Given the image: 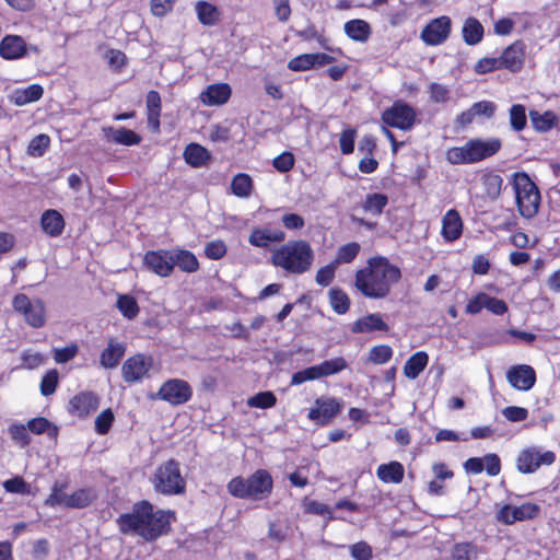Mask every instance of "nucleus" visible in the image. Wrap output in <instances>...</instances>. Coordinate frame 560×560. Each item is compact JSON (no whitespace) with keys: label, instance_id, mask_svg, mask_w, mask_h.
Masks as SVG:
<instances>
[{"label":"nucleus","instance_id":"nucleus-10","mask_svg":"<svg viewBox=\"0 0 560 560\" xmlns=\"http://www.w3.org/2000/svg\"><path fill=\"white\" fill-rule=\"evenodd\" d=\"M153 365L151 355L138 353L129 357L121 366V374L127 383H135L145 377Z\"/></svg>","mask_w":560,"mask_h":560},{"label":"nucleus","instance_id":"nucleus-43","mask_svg":"<svg viewBox=\"0 0 560 560\" xmlns=\"http://www.w3.org/2000/svg\"><path fill=\"white\" fill-rule=\"evenodd\" d=\"M117 307L129 319L135 318L140 311L136 299L127 294L118 296Z\"/></svg>","mask_w":560,"mask_h":560},{"label":"nucleus","instance_id":"nucleus-33","mask_svg":"<svg viewBox=\"0 0 560 560\" xmlns=\"http://www.w3.org/2000/svg\"><path fill=\"white\" fill-rule=\"evenodd\" d=\"M44 90L39 84H32L25 89L15 90L11 96L13 103L23 106L38 101L43 96Z\"/></svg>","mask_w":560,"mask_h":560},{"label":"nucleus","instance_id":"nucleus-62","mask_svg":"<svg viewBox=\"0 0 560 560\" xmlns=\"http://www.w3.org/2000/svg\"><path fill=\"white\" fill-rule=\"evenodd\" d=\"M485 308L494 315H503L508 312V305L503 300L490 296L489 294L486 296Z\"/></svg>","mask_w":560,"mask_h":560},{"label":"nucleus","instance_id":"nucleus-19","mask_svg":"<svg viewBox=\"0 0 560 560\" xmlns=\"http://www.w3.org/2000/svg\"><path fill=\"white\" fill-rule=\"evenodd\" d=\"M100 399L96 394L92 392H84L75 395L70 400V412L80 418L86 417L89 413L98 408Z\"/></svg>","mask_w":560,"mask_h":560},{"label":"nucleus","instance_id":"nucleus-50","mask_svg":"<svg viewBox=\"0 0 560 560\" xmlns=\"http://www.w3.org/2000/svg\"><path fill=\"white\" fill-rule=\"evenodd\" d=\"M50 139L47 135H38L32 139L27 147V153L32 156H42L49 147Z\"/></svg>","mask_w":560,"mask_h":560},{"label":"nucleus","instance_id":"nucleus-2","mask_svg":"<svg viewBox=\"0 0 560 560\" xmlns=\"http://www.w3.org/2000/svg\"><path fill=\"white\" fill-rule=\"evenodd\" d=\"M173 515V512L161 510L154 512L152 504L142 501L135 504L131 513L120 515L117 523L121 533H136L151 541L170 530Z\"/></svg>","mask_w":560,"mask_h":560},{"label":"nucleus","instance_id":"nucleus-35","mask_svg":"<svg viewBox=\"0 0 560 560\" xmlns=\"http://www.w3.org/2000/svg\"><path fill=\"white\" fill-rule=\"evenodd\" d=\"M529 118L533 127L539 132L549 131L558 122L557 116L550 110L542 114L537 110H530Z\"/></svg>","mask_w":560,"mask_h":560},{"label":"nucleus","instance_id":"nucleus-56","mask_svg":"<svg viewBox=\"0 0 560 560\" xmlns=\"http://www.w3.org/2000/svg\"><path fill=\"white\" fill-rule=\"evenodd\" d=\"M315 66L314 57L312 54L300 55L291 59L288 63V68L292 71H305Z\"/></svg>","mask_w":560,"mask_h":560},{"label":"nucleus","instance_id":"nucleus-51","mask_svg":"<svg viewBox=\"0 0 560 560\" xmlns=\"http://www.w3.org/2000/svg\"><path fill=\"white\" fill-rule=\"evenodd\" d=\"M510 122L514 130L521 131L526 126V112L523 105H513L510 109Z\"/></svg>","mask_w":560,"mask_h":560},{"label":"nucleus","instance_id":"nucleus-22","mask_svg":"<svg viewBox=\"0 0 560 560\" xmlns=\"http://www.w3.org/2000/svg\"><path fill=\"white\" fill-rule=\"evenodd\" d=\"M463 232V221L459 213L451 209L442 219V236L447 242L458 240Z\"/></svg>","mask_w":560,"mask_h":560},{"label":"nucleus","instance_id":"nucleus-27","mask_svg":"<svg viewBox=\"0 0 560 560\" xmlns=\"http://www.w3.org/2000/svg\"><path fill=\"white\" fill-rule=\"evenodd\" d=\"M40 224L45 233L55 237L65 229V220L57 210H46L40 218Z\"/></svg>","mask_w":560,"mask_h":560},{"label":"nucleus","instance_id":"nucleus-63","mask_svg":"<svg viewBox=\"0 0 560 560\" xmlns=\"http://www.w3.org/2000/svg\"><path fill=\"white\" fill-rule=\"evenodd\" d=\"M272 164L279 172H289L294 165V156L290 152H283L275 158Z\"/></svg>","mask_w":560,"mask_h":560},{"label":"nucleus","instance_id":"nucleus-64","mask_svg":"<svg viewBox=\"0 0 560 560\" xmlns=\"http://www.w3.org/2000/svg\"><path fill=\"white\" fill-rule=\"evenodd\" d=\"M351 556L355 560H371L372 548L364 541L357 542L351 547Z\"/></svg>","mask_w":560,"mask_h":560},{"label":"nucleus","instance_id":"nucleus-54","mask_svg":"<svg viewBox=\"0 0 560 560\" xmlns=\"http://www.w3.org/2000/svg\"><path fill=\"white\" fill-rule=\"evenodd\" d=\"M337 267L338 266L335 265L334 261H331L330 264L319 268L315 276L316 283L322 287L329 285L335 278V271Z\"/></svg>","mask_w":560,"mask_h":560},{"label":"nucleus","instance_id":"nucleus-37","mask_svg":"<svg viewBox=\"0 0 560 560\" xmlns=\"http://www.w3.org/2000/svg\"><path fill=\"white\" fill-rule=\"evenodd\" d=\"M96 498V493L91 488L79 489L67 499V506L72 509H82L91 504Z\"/></svg>","mask_w":560,"mask_h":560},{"label":"nucleus","instance_id":"nucleus-12","mask_svg":"<svg viewBox=\"0 0 560 560\" xmlns=\"http://www.w3.org/2000/svg\"><path fill=\"white\" fill-rule=\"evenodd\" d=\"M143 262L149 270L160 277H168L174 270L172 249L148 252L144 255Z\"/></svg>","mask_w":560,"mask_h":560},{"label":"nucleus","instance_id":"nucleus-44","mask_svg":"<svg viewBox=\"0 0 560 560\" xmlns=\"http://www.w3.org/2000/svg\"><path fill=\"white\" fill-rule=\"evenodd\" d=\"M329 301L332 310L338 314H345L350 306V300L342 290L331 289L329 291Z\"/></svg>","mask_w":560,"mask_h":560},{"label":"nucleus","instance_id":"nucleus-52","mask_svg":"<svg viewBox=\"0 0 560 560\" xmlns=\"http://www.w3.org/2000/svg\"><path fill=\"white\" fill-rule=\"evenodd\" d=\"M114 419L115 416L110 408L103 410L95 419L96 432L101 435L106 434L109 431Z\"/></svg>","mask_w":560,"mask_h":560},{"label":"nucleus","instance_id":"nucleus-48","mask_svg":"<svg viewBox=\"0 0 560 560\" xmlns=\"http://www.w3.org/2000/svg\"><path fill=\"white\" fill-rule=\"evenodd\" d=\"M320 377L336 374L347 368V362L343 358H335L326 360L317 365Z\"/></svg>","mask_w":560,"mask_h":560},{"label":"nucleus","instance_id":"nucleus-20","mask_svg":"<svg viewBox=\"0 0 560 560\" xmlns=\"http://www.w3.org/2000/svg\"><path fill=\"white\" fill-rule=\"evenodd\" d=\"M28 48L19 35H7L0 42V56L7 60H14L26 55Z\"/></svg>","mask_w":560,"mask_h":560},{"label":"nucleus","instance_id":"nucleus-8","mask_svg":"<svg viewBox=\"0 0 560 560\" xmlns=\"http://www.w3.org/2000/svg\"><path fill=\"white\" fill-rule=\"evenodd\" d=\"M13 308L24 316L28 325L39 328L45 325V306L40 300H30L25 294H18L13 299Z\"/></svg>","mask_w":560,"mask_h":560},{"label":"nucleus","instance_id":"nucleus-30","mask_svg":"<svg viewBox=\"0 0 560 560\" xmlns=\"http://www.w3.org/2000/svg\"><path fill=\"white\" fill-rule=\"evenodd\" d=\"M195 10L197 13L198 21L202 25L212 26L215 25L220 20L219 9L210 2L198 1L195 4Z\"/></svg>","mask_w":560,"mask_h":560},{"label":"nucleus","instance_id":"nucleus-24","mask_svg":"<svg viewBox=\"0 0 560 560\" xmlns=\"http://www.w3.org/2000/svg\"><path fill=\"white\" fill-rule=\"evenodd\" d=\"M126 352V346L115 339H109L107 347L102 351L100 364L105 369H114Z\"/></svg>","mask_w":560,"mask_h":560},{"label":"nucleus","instance_id":"nucleus-36","mask_svg":"<svg viewBox=\"0 0 560 560\" xmlns=\"http://www.w3.org/2000/svg\"><path fill=\"white\" fill-rule=\"evenodd\" d=\"M463 38L468 45L478 44L483 36V26L475 18H468L463 26Z\"/></svg>","mask_w":560,"mask_h":560},{"label":"nucleus","instance_id":"nucleus-47","mask_svg":"<svg viewBox=\"0 0 560 560\" xmlns=\"http://www.w3.org/2000/svg\"><path fill=\"white\" fill-rule=\"evenodd\" d=\"M277 402V398L272 392L258 393L247 400V405L253 408H270Z\"/></svg>","mask_w":560,"mask_h":560},{"label":"nucleus","instance_id":"nucleus-6","mask_svg":"<svg viewBox=\"0 0 560 560\" xmlns=\"http://www.w3.org/2000/svg\"><path fill=\"white\" fill-rule=\"evenodd\" d=\"M151 481L155 491L166 495L182 494L186 488L179 463L175 459H168L158 466Z\"/></svg>","mask_w":560,"mask_h":560},{"label":"nucleus","instance_id":"nucleus-58","mask_svg":"<svg viewBox=\"0 0 560 560\" xmlns=\"http://www.w3.org/2000/svg\"><path fill=\"white\" fill-rule=\"evenodd\" d=\"M175 2L176 0H151V13L158 18L165 16L173 10Z\"/></svg>","mask_w":560,"mask_h":560},{"label":"nucleus","instance_id":"nucleus-31","mask_svg":"<svg viewBox=\"0 0 560 560\" xmlns=\"http://www.w3.org/2000/svg\"><path fill=\"white\" fill-rule=\"evenodd\" d=\"M429 357L425 352L419 351L412 354L404 365V374L410 380H415L425 369Z\"/></svg>","mask_w":560,"mask_h":560},{"label":"nucleus","instance_id":"nucleus-60","mask_svg":"<svg viewBox=\"0 0 560 560\" xmlns=\"http://www.w3.org/2000/svg\"><path fill=\"white\" fill-rule=\"evenodd\" d=\"M501 58H482L480 59L476 66L475 71L479 74H483L493 70L502 69Z\"/></svg>","mask_w":560,"mask_h":560},{"label":"nucleus","instance_id":"nucleus-53","mask_svg":"<svg viewBox=\"0 0 560 560\" xmlns=\"http://www.w3.org/2000/svg\"><path fill=\"white\" fill-rule=\"evenodd\" d=\"M247 483V479L235 477L228 483V491L235 498L248 499Z\"/></svg>","mask_w":560,"mask_h":560},{"label":"nucleus","instance_id":"nucleus-39","mask_svg":"<svg viewBox=\"0 0 560 560\" xmlns=\"http://www.w3.org/2000/svg\"><path fill=\"white\" fill-rule=\"evenodd\" d=\"M148 121L158 129L160 126L161 97L156 91H150L147 95Z\"/></svg>","mask_w":560,"mask_h":560},{"label":"nucleus","instance_id":"nucleus-34","mask_svg":"<svg viewBox=\"0 0 560 560\" xmlns=\"http://www.w3.org/2000/svg\"><path fill=\"white\" fill-rule=\"evenodd\" d=\"M184 159L189 165L200 167L208 162L210 153L202 145L198 143H190L184 151Z\"/></svg>","mask_w":560,"mask_h":560},{"label":"nucleus","instance_id":"nucleus-45","mask_svg":"<svg viewBox=\"0 0 560 560\" xmlns=\"http://www.w3.org/2000/svg\"><path fill=\"white\" fill-rule=\"evenodd\" d=\"M387 196L383 194H371L366 196L363 209L374 215H380L387 205Z\"/></svg>","mask_w":560,"mask_h":560},{"label":"nucleus","instance_id":"nucleus-1","mask_svg":"<svg viewBox=\"0 0 560 560\" xmlns=\"http://www.w3.org/2000/svg\"><path fill=\"white\" fill-rule=\"evenodd\" d=\"M400 279L399 267L390 264L386 257L375 256L368 259L366 267L355 272L354 287L366 298L384 299Z\"/></svg>","mask_w":560,"mask_h":560},{"label":"nucleus","instance_id":"nucleus-38","mask_svg":"<svg viewBox=\"0 0 560 560\" xmlns=\"http://www.w3.org/2000/svg\"><path fill=\"white\" fill-rule=\"evenodd\" d=\"M482 185L487 197L497 200L501 196L503 178L495 173H487L482 177Z\"/></svg>","mask_w":560,"mask_h":560},{"label":"nucleus","instance_id":"nucleus-42","mask_svg":"<svg viewBox=\"0 0 560 560\" xmlns=\"http://www.w3.org/2000/svg\"><path fill=\"white\" fill-rule=\"evenodd\" d=\"M478 548L471 542L456 544L451 553V560H476Z\"/></svg>","mask_w":560,"mask_h":560},{"label":"nucleus","instance_id":"nucleus-49","mask_svg":"<svg viewBox=\"0 0 560 560\" xmlns=\"http://www.w3.org/2000/svg\"><path fill=\"white\" fill-rule=\"evenodd\" d=\"M59 382V373L57 370H49L42 378L40 393L44 396H49L56 392Z\"/></svg>","mask_w":560,"mask_h":560},{"label":"nucleus","instance_id":"nucleus-25","mask_svg":"<svg viewBox=\"0 0 560 560\" xmlns=\"http://www.w3.org/2000/svg\"><path fill=\"white\" fill-rule=\"evenodd\" d=\"M285 234L281 230L255 229L252 231L248 242L256 247H267L270 243L284 241Z\"/></svg>","mask_w":560,"mask_h":560},{"label":"nucleus","instance_id":"nucleus-55","mask_svg":"<svg viewBox=\"0 0 560 560\" xmlns=\"http://www.w3.org/2000/svg\"><path fill=\"white\" fill-rule=\"evenodd\" d=\"M2 486L4 490L10 493H30V486L20 476L5 480Z\"/></svg>","mask_w":560,"mask_h":560},{"label":"nucleus","instance_id":"nucleus-32","mask_svg":"<svg viewBox=\"0 0 560 560\" xmlns=\"http://www.w3.org/2000/svg\"><path fill=\"white\" fill-rule=\"evenodd\" d=\"M345 33L353 40L365 43L371 35V27L363 20L348 21L345 26Z\"/></svg>","mask_w":560,"mask_h":560},{"label":"nucleus","instance_id":"nucleus-46","mask_svg":"<svg viewBox=\"0 0 560 560\" xmlns=\"http://www.w3.org/2000/svg\"><path fill=\"white\" fill-rule=\"evenodd\" d=\"M393 357V350L387 345L374 346L369 353L368 361L373 364H384Z\"/></svg>","mask_w":560,"mask_h":560},{"label":"nucleus","instance_id":"nucleus-17","mask_svg":"<svg viewBox=\"0 0 560 560\" xmlns=\"http://www.w3.org/2000/svg\"><path fill=\"white\" fill-rule=\"evenodd\" d=\"M248 499L260 500L272 490V478L266 470H257L247 478Z\"/></svg>","mask_w":560,"mask_h":560},{"label":"nucleus","instance_id":"nucleus-23","mask_svg":"<svg viewBox=\"0 0 560 560\" xmlns=\"http://www.w3.org/2000/svg\"><path fill=\"white\" fill-rule=\"evenodd\" d=\"M102 132L106 141L116 144L136 145L141 141L138 133L126 128L103 127Z\"/></svg>","mask_w":560,"mask_h":560},{"label":"nucleus","instance_id":"nucleus-29","mask_svg":"<svg viewBox=\"0 0 560 560\" xmlns=\"http://www.w3.org/2000/svg\"><path fill=\"white\" fill-rule=\"evenodd\" d=\"M405 469L404 466L398 462H390L389 464H383L377 467L376 475L380 480L385 483H399L404 478Z\"/></svg>","mask_w":560,"mask_h":560},{"label":"nucleus","instance_id":"nucleus-28","mask_svg":"<svg viewBox=\"0 0 560 560\" xmlns=\"http://www.w3.org/2000/svg\"><path fill=\"white\" fill-rule=\"evenodd\" d=\"M172 256L174 267L177 266L184 272L192 273L199 269V261L197 257L189 250L173 248Z\"/></svg>","mask_w":560,"mask_h":560},{"label":"nucleus","instance_id":"nucleus-61","mask_svg":"<svg viewBox=\"0 0 560 560\" xmlns=\"http://www.w3.org/2000/svg\"><path fill=\"white\" fill-rule=\"evenodd\" d=\"M9 433L16 443L25 446L30 443L28 428L23 424H12L9 428Z\"/></svg>","mask_w":560,"mask_h":560},{"label":"nucleus","instance_id":"nucleus-13","mask_svg":"<svg viewBox=\"0 0 560 560\" xmlns=\"http://www.w3.org/2000/svg\"><path fill=\"white\" fill-rule=\"evenodd\" d=\"M451 32V19L440 16L433 19L421 32L422 40L428 45H439L446 40Z\"/></svg>","mask_w":560,"mask_h":560},{"label":"nucleus","instance_id":"nucleus-57","mask_svg":"<svg viewBox=\"0 0 560 560\" xmlns=\"http://www.w3.org/2000/svg\"><path fill=\"white\" fill-rule=\"evenodd\" d=\"M320 378V373L317 365L310 366L305 370L299 371L292 375L291 384L299 385L306 381Z\"/></svg>","mask_w":560,"mask_h":560},{"label":"nucleus","instance_id":"nucleus-11","mask_svg":"<svg viewBox=\"0 0 560 560\" xmlns=\"http://www.w3.org/2000/svg\"><path fill=\"white\" fill-rule=\"evenodd\" d=\"M189 384L183 380H170L165 382L158 392V397L172 405H182L191 397Z\"/></svg>","mask_w":560,"mask_h":560},{"label":"nucleus","instance_id":"nucleus-3","mask_svg":"<svg viewBox=\"0 0 560 560\" xmlns=\"http://www.w3.org/2000/svg\"><path fill=\"white\" fill-rule=\"evenodd\" d=\"M270 261L287 272L302 275L311 269L314 250L307 241H289L273 249Z\"/></svg>","mask_w":560,"mask_h":560},{"label":"nucleus","instance_id":"nucleus-9","mask_svg":"<svg viewBox=\"0 0 560 560\" xmlns=\"http://www.w3.org/2000/svg\"><path fill=\"white\" fill-rule=\"evenodd\" d=\"M556 459L552 452L540 453L536 447L522 451L516 459L517 470L522 474H532L541 465H551Z\"/></svg>","mask_w":560,"mask_h":560},{"label":"nucleus","instance_id":"nucleus-59","mask_svg":"<svg viewBox=\"0 0 560 560\" xmlns=\"http://www.w3.org/2000/svg\"><path fill=\"white\" fill-rule=\"evenodd\" d=\"M205 254L210 259H220L226 254V245L221 240L212 241L206 245Z\"/></svg>","mask_w":560,"mask_h":560},{"label":"nucleus","instance_id":"nucleus-16","mask_svg":"<svg viewBox=\"0 0 560 560\" xmlns=\"http://www.w3.org/2000/svg\"><path fill=\"white\" fill-rule=\"evenodd\" d=\"M315 405L316 407L310 410L308 418L320 424L328 423L341 409L340 404L334 398L317 399Z\"/></svg>","mask_w":560,"mask_h":560},{"label":"nucleus","instance_id":"nucleus-18","mask_svg":"<svg viewBox=\"0 0 560 560\" xmlns=\"http://www.w3.org/2000/svg\"><path fill=\"white\" fill-rule=\"evenodd\" d=\"M504 69L517 72L523 68L525 58V44L516 40L508 46L500 56Z\"/></svg>","mask_w":560,"mask_h":560},{"label":"nucleus","instance_id":"nucleus-41","mask_svg":"<svg viewBox=\"0 0 560 560\" xmlns=\"http://www.w3.org/2000/svg\"><path fill=\"white\" fill-rule=\"evenodd\" d=\"M231 189L235 196L240 198H247L253 190V180L247 174L240 173L234 176L231 183Z\"/></svg>","mask_w":560,"mask_h":560},{"label":"nucleus","instance_id":"nucleus-5","mask_svg":"<svg viewBox=\"0 0 560 560\" xmlns=\"http://www.w3.org/2000/svg\"><path fill=\"white\" fill-rule=\"evenodd\" d=\"M513 189L520 214L525 219L534 218L539 210L540 192L526 173L513 175Z\"/></svg>","mask_w":560,"mask_h":560},{"label":"nucleus","instance_id":"nucleus-14","mask_svg":"<svg viewBox=\"0 0 560 560\" xmlns=\"http://www.w3.org/2000/svg\"><path fill=\"white\" fill-rule=\"evenodd\" d=\"M540 509L535 503H524L520 506L504 505L498 513V520L511 525L516 521L532 520L536 517Z\"/></svg>","mask_w":560,"mask_h":560},{"label":"nucleus","instance_id":"nucleus-15","mask_svg":"<svg viewBox=\"0 0 560 560\" xmlns=\"http://www.w3.org/2000/svg\"><path fill=\"white\" fill-rule=\"evenodd\" d=\"M508 381L518 390H529L536 382V373L529 365H516L508 371Z\"/></svg>","mask_w":560,"mask_h":560},{"label":"nucleus","instance_id":"nucleus-40","mask_svg":"<svg viewBox=\"0 0 560 560\" xmlns=\"http://www.w3.org/2000/svg\"><path fill=\"white\" fill-rule=\"evenodd\" d=\"M361 245L357 242H350L340 246L337 250V255L332 260L335 265L339 266L342 264H350L355 259L360 253Z\"/></svg>","mask_w":560,"mask_h":560},{"label":"nucleus","instance_id":"nucleus-7","mask_svg":"<svg viewBox=\"0 0 560 560\" xmlns=\"http://www.w3.org/2000/svg\"><path fill=\"white\" fill-rule=\"evenodd\" d=\"M416 117V109L401 101L395 102L382 114V120L386 126L400 130L411 129L415 125Z\"/></svg>","mask_w":560,"mask_h":560},{"label":"nucleus","instance_id":"nucleus-26","mask_svg":"<svg viewBox=\"0 0 560 560\" xmlns=\"http://www.w3.org/2000/svg\"><path fill=\"white\" fill-rule=\"evenodd\" d=\"M388 325L383 320L382 315L378 313L369 314L359 318L353 327L352 331L360 332H372V331H387Z\"/></svg>","mask_w":560,"mask_h":560},{"label":"nucleus","instance_id":"nucleus-21","mask_svg":"<svg viewBox=\"0 0 560 560\" xmlns=\"http://www.w3.org/2000/svg\"><path fill=\"white\" fill-rule=\"evenodd\" d=\"M231 96V88L226 83L209 85L200 94V101L207 106H218L226 103Z\"/></svg>","mask_w":560,"mask_h":560},{"label":"nucleus","instance_id":"nucleus-4","mask_svg":"<svg viewBox=\"0 0 560 560\" xmlns=\"http://www.w3.org/2000/svg\"><path fill=\"white\" fill-rule=\"evenodd\" d=\"M500 148L499 139H472L463 147L448 149L446 160L451 164H471L494 155Z\"/></svg>","mask_w":560,"mask_h":560}]
</instances>
